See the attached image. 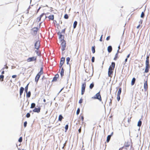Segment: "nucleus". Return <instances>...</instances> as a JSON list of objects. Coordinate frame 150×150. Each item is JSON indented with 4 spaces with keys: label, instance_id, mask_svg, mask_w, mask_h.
Here are the masks:
<instances>
[{
    "label": "nucleus",
    "instance_id": "obj_32",
    "mask_svg": "<svg viewBox=\"0 0 150 150\" xmlns=\"http://www.w3.org/2000/svg\"><path fill=\"white\" fill-rule=\"evenodd\" d=\"M118 58V54H116L115 57L114 58V59L115 60H117V59Z\"/></svg>",
    "mask_w": 150,
    "mask_h": 150
},
{
    "label": "nucleus",
    "instance_id": "obj_11",
    "mask_svg": "<svg viewBox=\"0 0 150 150\" xmlns=\"http://www.w3.org/2000/svg\"><path fill=\"white\" fill-rule=\"evenodd\" d=\"M65 58L64 57H62L61 59L59 64V67L61 68L63 65L64 64L65 62Z\"/></svg>",
    "mask_w": 150,
    "mask_h": 150
},
{
    "label": "nucleus",
    "instance_id": "obj_64",
    "mask_svg": "<svg viewBox=\"0 0 150 150\" xmlns=\"http://www.w3.org/2000/svg\"><path fill=\"white\" fill-rule=\"evenodd\" d=\"M22 150H24V149H22Z\"/></svg>",
    "mask_w": 150,
    "mask_h": 150
},
{
    "label": "nucleus",
    "instance_id": "obj_36",
    "mask_svg": "<svg viewBox=\"0 0 150 150\" xmlns=\"http://www.w3.org/2000/svg\"><path fill=\"white\" fill-rule=\"evenodd\" d=\"M91 50L93 53H94L95 52V47H92L91 48Z\"/></svg>",
    "mask_w": 150,
    "mask_h": 150
},
{
    "label": "nucleus",
    "instance_id": "obj_14",
    "mask_svg": "<svg viewBox=\"0 0 150 150\" xmlns=\"http://www.w3.org/2000/svg\"><path fill=\"white\" fill-rule=\"evenodd\" d=\"M40 108L39 107L38 108H35L34 109L33 111L34 112H36L37 113H39L40 112Z\"/></svg>",
    "mask_w": 150,
    "mask_h": 150
},
{
    "label": "nucleus",
    "instance_id": "obj_60",
    "mask_svg": "<svg viewBox=\"0 0 150 150\" xmlns=\"http://www.w3.org/2000/svg\"><path fill=\"white\" fill-rule=\"evenodd\" d=\"M4 71H2V72H1V74H4Z\"/></svg>",
    "mask_w": 150,
    "mask_h": 150
},
{
    "label": "nucleus",
    "instance_id": "obj_24",
    "mask_svg": "<svg viewBox=\"0 0 150 150\" xmlns=\"http://www.w3.org/2000/svg\"><path fill=\"white\" fill-rule=\"evenodd\" d=\"M26 93V97L27 98H29L30 96L31 95V92L30 91H28V92H27Z\"/></svg>",
    "mask_w": 150,
    "mask_h": 150
},
{
    "label": "nucleus",
    "instance_id": "obj_35",
    "mask_svg": "<svg viewBox=\"0 0 150 150\" xmlns=\"http://www.w3.org/2000/svg\"><path fill=\"white\" fill-rule=\"evenodd\" d=\"M142 125V121L139 120L137 124V126L139 127H140Z\"/></svg>",
    "mask_w": 150,
    "mask_h": 150
},
{
    "label": "nucleus",
    "instance_id": "obj_17",
    "mask_svg": "<svg viewBox=\"0 0 150 150\" xmlns=\"http://www.w3.org/2000/svg\"><path fill=\"white\" fill-rule=\"evenodd\" d=\"M24 90V88L23 87H21L20 88V95L21 96L23 93Z\"/></svg>",
    "mask_w": 150,
    "mask_h": 150
},
{
    "label": "nucleus",
    "instance_id": "obj_26",
    "mask_svg": "<svg viewBox=\"0 0 150 150\" xmlns=\"http://www.w3.org/2000/svg\"><path fill=\"white\" fill-rule=\"evenodd\" d=\"M136 79L135 78H133L132 81L131 82V85H134V84L135 83V81Z\"/></svg>",
    "mask_w": 150,
    "mask_h": 150
},
{
    "label": "nucleus",
    "instance_id": "obj_47",
    "mask_svg": "<svg viewBox=\"0 0 150 150\" xmlns=\"http://www.w3.org/2000/svg\"><path fill=\"white\" fill-rule=\"evenodd\" d=\"M94 60H95L94 57H92V59H91L92 62H94Z\"/></svg>",
    "mask_w": 150,
    "mask_h": 150
},
{
    "label": "nucleus",
    "instance_id": "obj_30",
    "mask_svg": "<svg viewBox=\"0 0 150 150\" xmlns=\"http://www.w3.org/2000/svg\"><path fill=\"white\" fill-rule=\"evenodd\" d=\"M70 60V58L69 57H67L66 58V61H67V64H69V62Z\"/></svg>",
    "mask_w": 150,
    "mask_h": 150
},
{
    "label": "nucleus",
    "instance_id": "obj_43",
    "mask_svg": "<svg viewBox=\"0 0 150 150\" xmlns=\"http://www.w3.org/2000/svg\"><path fill=\"white\" fill-rule=\"evenodd\" d=\"M144 16V13L143 12H142L141 14V18H143Z\"/></svg>",
    "mask_w": 150,
    "mask_h": 150
},
{
    "label": "nucleus",
    "instance_id": "obj_45",
    "mask_svg": "<svg viewBox=\"0 0 150 150\" xmlns=\"http://www.w3.org/2000/svg\"><path fill=\"white\" fill-rule=\"evenodd\" d=\"M27 122L26 121H25L24 123V126L25 127L27 126Z\"/></svg>",
    "mask_w": 150,
    "mask_h": 150
},
{
    "label": "nucleus",
    "instance_id": "obj_16",
    "mask_svg": "<svg viewBox=\"0 0 150 150\" xmlns=\"http://www.w3.org/2000/svg\"><path fill=\"white\" fill-rule=\"evenodd\" d=\"M59 77V75L58 74H57L55 75L54 77L53 78L52 81H55L57 80V79H58Z\"/></svg>",
    "mask_w": 150,
    "mask_h": 150
},
{
    "label": "nucleus",
    "instance_id": "obj_8",
    "mask_svg": "<svg viewBox=\"0 0 150 150\" xmlns=\"http://www.w3.org/2000/svg\"><path fill=\"white\" fill-rule=\"evenodd\" d=\"M121 90L122 88H121L120 87L119 88L118 90L117 91V100L118 101H119L120 99V95L121 93Z\"/></svg>",
    "mask_w": 150,
    "mask_h": 150
},
{
    "label": "nucleus",
    "instance_id": "obj_61",
    "mask_svg": "<svg viewBox=\"0 0 150 150\" xmlns=\"http://www.w3.org/2000/svg\"><path fill=\"white\" fill-rule=\"evenodd\" d=\"M140 26V25H138L137 27V28H138Z\"/></svg>",
    "mask_w": 150,
    "mask_h": 150
},
{
    "label": "nucleus",
    "instance_id": "obj_9",
    "mask_svg": "<svg viewBox=\"0 0 150 150\" xmlns=\"http://www.w3.org/2000/svg\"><path fill=\"white\" fill-rule=\"evenodd\" d=\"M130 145V142H125L124 146L122 148V149H127V147H129Z\"/></svg>",
    "mask_w": 150,
    "mask_h": 150
},
{
    "label": "nucleus",
    "instance_id": "obj_58",
    "mask_svg": "<svg viewBox=\"0 0 150 150\" xmlns=\"http://www.w3.org/2000/svg\"><path fill=\"white\" fill-rule=\"evenodd\" d=\"M64 88H62L61 90L59 92V93H60L62 91V90L64 89Z\"/></svg>",
    "mask_w": 150,
    "mask_h": 150
},
{
    "label": "nucleus",
    "instance_id": "obj_28",
    "mask_svg": "<svg viewBox=\"0 0 150 150\" xmlns=\"http://www.w3.org/2000/svg\"><path fill=\"white\" fill-rule=\"evenodd\" d=\"M77 22L76 21H75L74 22V23L73 24L74 28H76L77 25Z\"/></svg>",
    "mask_w": 150,
    "mask_h": 150
},
{
    "label": "nucleus",
    "instance_id": "obj_31",
    "mask_svg": "<svg viewBox=\"0 0 150 150\" xmlns=\"http://www.w3.org/2000/svg\"><path fill=\"white\" fill-rule=\"evenodd\" d=\"M94 86V84L93 83H91L89 86L90 88L91 89H92Z\"/></svg>",
    "mask_w": 150,
    "mask_h": 150
},
{
    "label": "nucleus",
    "instance_id": "obj_6",
    "mask_svg": "<svg viewBox=\"0 0 150 150\" xmlns=\"http://www.w3.org/2000/svg\"><path fill=\"white\" fill-rule=\"evenodd\" d=\"M62 43H61V48L62 51H63L65 49L66 47V41L65 40H63L61 41Z\"/></svg>",
    "mask_w": 150,
    "mask_h": 150
},
{
    "label": "nucleus",
    "instance_id": "obj_62",
    "mask_svg": "<svg viewBox=\"0 0 150 150\" xmlns=\"http://www.w3.org/2000/svg\"><path fill=\"white\" fill-rule=\"evenodd\" d=\"M43 102H46V100H45V99H44L43 100Z\"/></svg>",
    "mask_w": 150,
    "mask_h": 150
},
{
    "label": "nucleus",
    "instance_id": "obj_27",
    "mask_svg": "<svg viewBox=\"0 0 150 150\" xmlns=\"http://www.w3.org/2000/svg\"><path fill=\"white\" fill-rule=\"evenodd\" d=\"M111 136V135H109L108 136V137H107V140H106V141L107 142H109V141L110 139Z\"/></svg>",
    "mask_w": 150,
    "mask_h": 150
},
{
    "label": "nucleus",
    "instance_id": "obj_18",
    "mask_svg": "<svg viewBox=\"0 0 150 150\" xmlns=\"http://www.w3.org/2000/svg\"><path fill=\"white\" fill-rule=\"evenodd\" d=\"M79 119H80L81 120V122H82V123L83 124V120H84L83 115L82 114H81L80 116Z\"/></svg>",
    "mask_w": 150,
    "mask_h": 150
},
{
    "label": "nucleus",
    "instance_id": "obj_25",
    "mask_svg": "<svg viewBox=\"0 0 150 150\" xmlns=\"http://www.w3.org/2000/svg\"><path fill=\"white\" fill-rule=\"evenodd\" d=\"M63 117L61 115H59L58 118V120L60 121H62V119Z\"/></svg>",
    "mask_w": 150,
    "mask_h": 150
},
{
    "label": "nucleus",
    "instance_id": "obj_41",
    "mask_svg": "<svg viewBox=\"0 0 150 150\" xmlns=\"http://www.w3.org/2000/svg\"><path fill=\"white\" fill-rule=\"evenodd\" d=\"M66 30V28L62 30L61 32V33H63V34H65V31Z\"/></svg>",
    "mask_w": 150,
    "mask_h": 150
},
{
    "label": "nucleus",
    "instance_id": "obj_10",
    "mask_svg": "<svg viewBox=\"0 0 150 150\" xmlns=\"http://www.w3.org/2000/svg\"><path fill=\"white\" fill-rule=\"evenodd\" d=\"M40 47V42L39 40L36 41L35 44V49L38 50Z\"/></svg>",
    "mask_w": 150,
    "mask_h": 150
},
{
    "label": "nucleus",
    "instance_id": "obj_4",
    "mask_svg": "<svg viewBox=\"0 0 150 150\" xmlns=\"http://www.w3.org/2000/svg\"><path fill=\"white\" fill-rule=\"evenodd\" d=\"M37 59V57L36 56H34L32 57H29L27 59V61L28 62H30L33 61L36 62Z\"/></svg>",
    "mask_w": 150,
    "mask_h": 150
},
{
    "label": "nucleus",
    "instance_id": "obj_42",
    "mask_svg": "<svg viewBox=\"0 0 150 150\" xmlns=\"http://www.w3.org/2000/svg\"><path fill=\"white\" fill-rule=\"evenodd\" d=\"M65 132L67 131L68 128V125H66L65 126Z\"/></svg>",
    "mask_w": 150,
    "mask_h": 150
},
{
    "label": "nucleus",
    "instance_id": "obj_33",
    "mask_svg": "<svg viewBox=\"0 0 150 150\" xmlns=\"http://www.w3.org/2000/svg\"><path fill=\"white\" fill-rule=\"evenodd\" d=\"M29 84H28L26 86H25V92L26 93H27V92H28V86Z\"/></svg>",
    "mask_w": 150,
    "mask_h": 150
},
{
    "label": "nucleus",
    "instance_id": "obj_34",
    "mask_svg": "<svg viewBox=\"0 0 150 150\" xmlns=\"http://www.w3.org/2000/svg\"><path fill=\"white\" fill-rule=\"evenodd\" d=\"M35 52L39 56L40 54V51L38 50L37 49V50H35Z\"/></svg>",
    "mask_w": 150,
    "mask_h": 150
},
{
    "label": "nucleus",
    "instance_id": "obj_21",
    "mask_svg": "<svg viewBox=\"0 0 150 150\" xmlns=\"http://www.w3.org/2000/svg\"><path fill=\"white\" fill-rule=\"evenodd\" d=\"M40 77V76H39V75H37L36 76L35 79V81L36 82V83H37Z\"/></svg>",
    "mask_w": 150,
    "mask_h": 150
},
{
    "label": "nucleus",
    "instance_id": "obj_5",
    "mask_svg": "<svg viewBox=\"0 0 150 150\" xmlns=\"http://www.w3.org/2000/svg\"><path fill=\"white\" fill-rule=\"evenodd\" d=\"M86 86V82H84L82 84L81 86V94L83 95L85 91V89Z\"/></svg>",
    "mask_w": 150,
    "mask_h": 150
},
{
    "label": "nucleus",
    "instance_id": "obj_2",
    "mask_svg": "<svg viewBox=\"0 0 150 150\" xmlns=\"http://www.w3.org/2000/svg\"><path fill=\"white\" fill-rule=\"evenodd\" d=\"M145 73H148L149 71V69L150 68V65L149 63V56L148 55L146 58L145 62Z\"/></svg>",
    "mask_w": 150,
    "mask_h": 150
},
{
    "label": "nucleus",
    "instance_id": "obj_7",
    "mask_svg": "<svg viewBox=\"0 0 150 150\" xmlns=\"http://www.w3.org/2000/svg\"><path fill=\"white\" fill-rule=\"evenodd\" d=\"M38 30V29L37 27H35L31 29V34L33 35H36L37 34Z\"/></svg>",
    "mask_w": 150,
    "mask_h": 150
},
{
    "label": "nucleus",
    "instance_id": "obj_15",
    "mask_svg": "<svg viewBox=\"0 0 150 150\" xmlns=\"http://www.w3.org/2000/svg\"><path fill=\"white\" fill-rule=\"evenodd\" d=\"M43 73V68L42 67H41L40 68V71L37 74V75H39L40 76L41 75H42Z\"/></svg>",
    "mask_w": 150,
    "mask_h": 150
},
{
    "label": "nucleus",
    "instance_id": "obj_54",
    "mask_svg": "<svg viewBox=\"0 0 150 150\" xmlns=\"http://www.w3.org/2000/svg\"><path fill=\"white\" fill-rule=\"evenodd\" d=\"M130 54H128L127 56V58H128L129 57H130Z\"/></svg>",
    "mask_w": 150,
    "mask_h": 150
},
{
    "label": "nucleus",
    "instance_id": "obj_53",
    "mask_svg": "<svg viewBox=\"0 0 150 150\" xmlns=\"http://www.w3.org/2000/svg\"><path fill=\"white\" fill-rule=\"evenodd\" d=\"M17 76L16 75H13L12 76V77L13 78H16Z\"/></svg>",
    "mask_w": 150,
    "mask_h": 150
},
{
    "label": "nucleus",
    "instance_id": "obj_19",
    "mask_svg": "<svg viewBox=\"0 0 150 150\" xmlns=\"http://www.w3.org/2000/svg\"><path fill=\"white\" fill-rule=\"evenodd\" d=\"M45 15L44 13H42V14H41L39 17H38L37 18V20L38 21V22H39L41 20V19L42 17L44 15Z\"/></svg>",
    "mask_w": 150,
    "mask_h": 150
},
{
    "label": "nucleus",
    "instance_id": "obj_13",
    "mask_svg": "<svg viewBox=\"0 0 150 150\" xmlns=\"http://www.w3.org/2000/svg\"><path fill=\"white\" fill-rule=\"evenodd\" d=\"M148 83L147 80L145 81L144 84V88L146 91L148 89Z\"/></svg>",
    "mask_w": 150,
    "mask_h": 150
},
{
    "label": "nucleus",
    "instance_id": "obj_57",
    "mask_svg": "<svg viewBox=\"0 0 150 150\" xmlns=\"http://www.w3.org/2000/svg\"><path fill=\"white\" fill-rule=\"evenodd\" d=\"M119 50H118L117 51V52L116 53V54H118L119 53Z\"/></svg>",
    "mask_w": 150,
    "mask_h": 150
},
{
    "label": "nucleus",
    "instance_id": "obj_59",
    "mask_svg": "<svg viewBox=\"0 0 150 150\" xmlns=\"http://www.w3.org/2000/svg\"><path fill=\"white\" fill-rule=\"evenodd\" d=\"M120 49V46L119 45L118 47V50H119Z\"/></svg>",
    "mask_w": 150,
    "mask_h": 150
},
{
    "label": "nucleus",
    "instance_id": "obj_55",
    "mask_svg": "<svg viewBox=\"0 0 150 150\" xmlns=\"http://www.w3.org/2000/svg\"><path fill=\"white\" fill-rule=\"evenodd\" d=\"M127 58L125 60V63L127 62Z\"/></svg>",
    "mask_w": 150,
    "mask_h": 150
},
{
    "label": "nucleus",
    "instance_id": "obj_3",
    "mask_svg": "<svg viewBox=\"0 0 150 150\" xmlns=\"http://www.w3.org/2000/svg\"><path fill=\"white\" fill-rule=\"evenodd\" d=\"M92 98L93 99H98L100 101H102V99L100 95V92L97 93L94 97H92Z\"/></svg>",
    "mask_w": 150,
    "mask_h": 150
},
{
    "label": "nucleus",
    "instance_id": "obj_56",
    "mask_svg": "<svg viewBox=\"0 0 150 150\" xmlns=\"http://www.w3.org/2000/svg\"><path fill=\"white\" fill-rule=\"evenodd\" d=\"M7 64H6V67H5V68L6 69H8V67L6 65Z\"/></svg>",
    "mask_w": 150,
    "mask_h": 150
},
{
    "label": "nucleus",
    "instance_id": "obj_46",
    "mask_svg": "<svg viewBox=\"0 0 150 150\" xmlns=\"http://www.w3.org/2000/svg\"><path fill=\"white\" fill-rule=\"evenodd\" d=\"M83 102V99L82 98H81L79 101V103L81 104V103Z\"/></svg>",
    "mask_w": 150,
    "mask_h": 150
},
{
    "label": "nucleus",
    "instance_id": "obj_37",
    "mask_svg": "<svg viewBox=\"0 0 150 150\" xmlns=\"http://www.w3.org/2000/svg\"><path fill=\"white\" fill-rule=\"evenodd\" d=\"M35 106V103H32L31 104L30 108H34Z\"/></svg>",
    "mask_w": 150,
    "mask_h": 150
},
{
    "label": "nucleus",
    "instance_id": "obj_50",
    "mask_svg": "<svg viewBox=\"0 0 150 150\" xmlns=\"http://www.w3.org/2000/svg\"><path fill=\"white\" fill-rule=\"evenodd\" d=\"M103 35H101V37H100V41H103V39H102V37H103Z\"/></svg>",
    "mask_w": 150,
    "mask_h": 150
},
{
    "label": "nucleus",
    "instance_id": "obj_38",
    "mask_svg": "<svg viewBox=\"0 0 150 150\" xmlns=\"http://www.w3.org/2000/svg\"><path fill=\"white\" fill-rule=\"evenodd\" d=\"M64 17L65 19H67L69 18V16L67 14H65L64 16Z\"/></svg>",
    "mask_w": 150,
    "mask_h": 150
},
{
    "label": "nucleus",
    "instance_id": "obj_40",
    "mask_svg": "<svg viewBox=\"0 0 150 150\" xmlns=\"http://www.w3.org/2000/svg\"><path fill=\"white\" fill-rule=\"evenodd\" d=\"M18 142H21L22 141V137H21L19 138L18 140Z\"/></svg>",
    "mask_w": 150,
    "mask_h": 150
},
{
    "label": "nucleus",
    "instance_id": "obj_63",
    "mask_svg": "<svg viewBox=\"0 0 150 150\" xmlns=\"http://www.w3.org/2000/svg\"><path fill=\"white\" fill-rule=\"evenodd\" d=\"M110 103L111 104L112 103V100H110Z\"/></svg>",
    "mask_w": 150,
    "mask_h": 150
},
{
    "label": "nucleus",
    "instance_id": "obj_48",
    "mask_svg": "<svg viewBox=\"0 0 150 150\" xmlns=\"http://www.w3.org/2000/svg\"><path fill=\"white\" fill-rule=\"evenodd\" d=\"M81 127H80L78 131H79V133H81Z\"/></svg>",
    "mask_w": 150,
    "mask_h": 150
},
{
    "label": "nucleus",
    "instance_id": "obj_22",
    "mask_svg": "<svg viewBox=\"0 0 150 150\" xmlns=\"http://www.w3.org/2000/svg\"><path fill=\"white\" fill-rule=\"evenodd\" d=\"M112 50V47L111 46H109L108 47V50L109 52H111Z\"/></svg>",
    "mask_w": 150,
    "mask_h": 150
},
{
    "label": "nucleus",
    "instance_id": "obj_23",
    "mask_svg": "<svg viewBox=\"0 0 150 150\" xmlns=\"http://www.w3.org/2000/svg\"><path fill=\"white\" fill-rule=\"evenodd\" d=\"M60 74L61 76V77H62L64 74V70L63 69V67H62L61 71L60 72Z\"/></svg>",
    "mask_w": 150,
    "mask_h": 150
},
{
    "label": "nucleus",
    "instance_id": "obj_52",
    "mask_svg": "<svg viewBox=\"0 0 150 150\" xmlns=\"http://www.w3.org/2000/svg\"><path fill=\"white\" fill-rule=\"evenodd\" d=\"M85 71L87 73H89V70H88L87 69L85 70Z\"/></svg>",
    "mask_w": 150,
    "mask_h": 150
},
{
    "label": "nucleus",
    "instance_id": "obj_39",
    "mask_svg": "<svg viewBox=\"0 0 150 150\" xmlns=\"http://www.w3.org/2000/svg\"><path fill=\"white\" fill-rule=\"evenodd\" d=\"M80 108H79L78 109H77V111H76V114L77 115H78L79 114V113L80 112Z\"/></svg>",
    "mask_w": 150,
    "mask_h": 150
},
{
    "label": "nucleus",
    "instance_id": "obj_20",
    "mask_svg": "<svg viewBox=\"0 0 150 150\" xmlns=\"http://www.w3.org/2000/svg\"><path fill=\"white\" fill-rule=\"evenodd\" d=\"M48 18H49V20H53L54 19V15H52L49 16L48 17Z\"/></svg>",
    "mask_w": 150,
    "mask_h": 150
},
{
    "label": "nucleus",
    "instance_id": "obj_44",
    "mask_svg": "<svg viewBox=\"0 0 150 150\" xmlns=\"http://www.w3.org/2000/svg\"><path fill=\"white\" fill-rule=\"evenodd\" d=\"M30 114L29 113H28L26 115V117L27 118H28L30 117Z\"/></svg>",
    "mask_w": 150,
    "mask_h": 150
},
{
    "label": "nucleus",
    "instance_id": "obj_29",
    "mask_svg": "<svg viewBox=\"0 0 150 150\" xmlns=\"http://www.w3.org/2000/svg\"><path fill=\"white\" fill-rule=\"evenodd\" d=\"M4 76L3 75H1L0 76V80L2 81L4 80Z\"/></svg>",
    "mask_w": 150,
    "mask_h": 150
},
{
    "label": "nucleus",
    "instance_id": "obj_12",
    "mask_svg": "<svg viewBox=\"0 0 150 150\" xmlns=\"http://www.w3.org/2000/svg\"><path fill=\"white\" fill-rule=\"evenodd\" d=\"M57 34L59 35V38L61 39V41H63V40H64V35H62V34L60 32H59Z\"/></svg>",
    "mask_w": 150,
    "mask_h": 150
},
{
    "label": "nucleus",
    "instance_id": "obj_49",
    "mask_svg": "<svg viewBox=\"0 0 150 150\" xmlns=\"http://www.w3.org/2000/svg\"><path fill=\"white\" fill-rule=\"evenodd\" d=\"M131 117H130L129 118H128V123H130L131 122Z\"/></svg>",
    "mask_w": 150,
    "mask_h": 150
},
{
    "label": "nucleus",
    "instance_id": "obj_51",
    "mask_svg": "<svg viewBox=\"0 0 150 150\" xmlns=\"http://www.w3.org/2000/svg\"><path fill=\"white\" fill-rule=\"evenodd\" d=\"M110 36H108L107 38H106V40H108L110 39Z\"/></svg>",
    "mask_w": 150,
    "mask_h": 150
},
{
    "label": "nucleus",
    "instance_id": "obj_1",
    "mask_svg": "<svg viewBox=\"0 0 150 150\" xmlns=\"http://www.w3.org/2000/svg\"><path fill=\"white\" fill-rule=\"evenodd\" d=\"M115 63L114 62H112L110 66L108 71V76L109 77H112L113 73V71L115 67Z\"/></svg>",
    "mask_w": 150,
    "mask_h": 150
}]
</instances>
